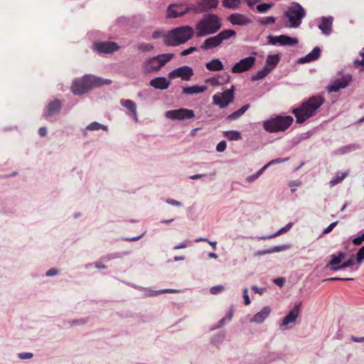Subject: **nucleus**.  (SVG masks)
Instances as JSON below:
<instances>
[{
	"label": "nucleus",
	"mask_w": 364,
	"mask_h": 364,
	"mask_svg": "<svg viewBox=\"0 0 364 364\" xmlns=\"http://www.w3.org/2000/svg\"><path fill=\"white\" fill-rule=\"evenodd\" d=\"M324 102V97L320 95L310 97L304 100L298 107L291 111L296 118V122L302 124L310 117L315 116Z\"/></svg>",
	"instance_id": "1"
},
{
	"label": "nucleus",
	"mask_w": 364,
	"mask_h": 364,
	"mask_svg": "<svg viewBox=\"0 0 364 364\" xmlns=\"http://www.w3.org/2000/svg\"><path fill=\"white\" fill-rule=\"evenodd\" d=\"M220 28L221 22L218 16L213 14H206L196 25V36L201 37L213 34Z\"/></svg>",
	"instance_id": "2"
},
{
	"label": "nucleus",
	"mask_w": 364,
	"mask_h": 364,
	"mask_svg": "<svg viewBox=\"0 0 364 364\" xmlns=\"http://www.w3.org/2000/svg\"><path fill=\"white\" fill-rule=\"evenodd\" d=\"M193 33V28L189 26L176 28L166 34L164 43L168 46H178L190 40Z\"/></svg>",
	"instance_id": "3"
},
{
	"label": "nucleus",
	"mask_w": 364,
	"mask_h": 364,
	"mask_svg": "<svg viewBox=\"0 0 364 364\" xmlns=\"http://www.w3.org/2000/svg\"><path fill=\"white\" fill-rule=\"evenodd\" d=\"M111 83L109 80H104L93 75H85L82 79L76 80L72 85V91L75 95H82L95 87Z\"/></svg>",
	"instance_id": "4"
},
{
	"label": "nucleus",
	"mask_w": 364,
	"mask_h": 364,
	"mask_svg": "<svg viewBox=\"0 0 364 364\" xmlns=\"http://www.w3.org/2000/svg\"><path fill=\"white\" fill-rule=\"evenodd\" d=\"M291 116L277 115L263 122L264 129L269 133H277L286 131L293 123Z\"/></svg>",
	"instance_id": "5"
},
{
	"label": "nucleus",
	"mask_w": 364,
	"mask_h": 364,
	"mask_svg": "<svg viewBox=\"0 0 364 364\" xmlns=\"http://www.w3.org/2000/svg\"><path fill=\"white\" fill-rule=\"evenodd\" d=\"M173 58V54L165 53L157 55L156 57L147 60L143 65L144 73H150L158 71L166 63L169 62Z\"/></svg>",
	"instance_id": "6"
},
{
	"label": "nucleus",
	"mask_w": 364,
	"mask_h": 364,
	"mask_svg": "<svg viewBox=\"0 0 364 364\" xmlns=\"http://www.w3.org/2000/svg\"><path fill=\"white\" fill-rule=\"evenodd\" d=\"M236 35V32L231 29L224 30L218 35L205 40L200 46L202 50H209L219 46L223 41L228 40Z\"/></svg>",
	"instance_id": "7"
},
{
	"label": "nucleus",
	"mask_w": 364,
	"mask_h": 364,
	"mask_svg": "<svg viewBox=\"0 0 364 364\" xmlns=\"http://www.w3.org/2000/svg\"><path fill=\"white\" fill-rule=\"evenodd\" d=\"M305 15V10L299 4H295L290 6L285 14V16L291 23V26L294 28H296L301 24V19Z\"/></svg>",
	"instance_id": "8"
},
{
	"label": "nucleus",
	"mask_w": 364,
	"mask_h": 364,
	"mask_svg": "<svg viewBox=\"0 0 364 364\" xmlns=\"http://www.w3.org/2000/svg\"><path fill=\"white\" fill-rule=\"evenodd\" d=\"M195 5H189L187 4H171L168 7L167 16L168 18H176L181 16L190 11H194Z\"/></svg>",
	"instance_id": "9"
},
{
	"label": "nucleus",
	"mask_w": 364,
	"mask_h": 364,
	"mask_svg": "<svg viewBox=\"0 0 364 364\" xmlns=\"http://www.w3.org/2000/svg\"><path fill=\"white\" fill-rule=\"evenodd\" d=\"M234 100V87L227 90L222 93L213 95V102L214 105H218L220 108L226 107Z\"/></svg>",
	"instance_id": "10"
},
{
	"label": "nucleus",
	"mask_w": 364,
	"mask_h": 364,
	"mask_svg": "<svg viewBox=\"0 0 364 364\" xmlns=\"http://www.w3.org/2000/svg\"><path fill=\"white\" fill-rule=\"evenodd\" d=\"M166 117L170 119H189L195 117L194 112L191 109L181 108L178 109L168 110L165 114Z\"/></svg>",
	"instance_id": "11"
},
{
	"label": "nucleus",
	"mask_w": 364,
	"mask_h": 364,
	"mask_svg": "<svg viewBox=\"0 0 364 364\" xmlns=\"http://www.w3.org/2000/svg\"><path fill=\"white\" fill-rule=\"evenodd\" d=\"M193 70L188 66H183L175 69L168 74V77L171 80L181 77L184 80H189L193 76Z\"/></svg>",
	"instance_id": "12"
},
{
	"label": "nucleus",
	"mask_w": 364,
	"mask_h": 364,
	"mask_svg": "<svg viewBox=\"0 0 364 364\" xmlns=\"http://www.w3.org/2000/svg\"><path fill=\"white\" fill-rule=\"evenodd\" d=\"M255 63V58L250 56L242 59L237 63L232 68L233 73H241L251 68Z\"/></svg>",
	"instance_id": "13"
},
{
	"label": "nucleus",
	"mask_w": 364,
	"mask_h": 364,
	"mask_svg": "<svg viewBox=\"0 0 364 364\" xmlns=\"http://www.w3.org/2000/svg\"><path fill=\"white\" fill-rule=\"evenodd\" d=\"M95 48L101 53H110L118 50L119 46L114 42L105 41L95 43Z\"/></svg>",
	"instance_id": "14"
},
{
	"label": "nucleus",
	"mask_w": 364,
	"mask_h": 364,
	"mask_svg": "<svg viewBox=\"0 0 364 364\" xmlns=\"http://www.w3.org/2000/svg\"><path fill=\"white\" fill-rule=\"evenodd\" d=\"M218 4V0H198L197 4L195 5L196 9H194V12L200 13L206 11L216 8Z\"/></svg>",
	"instance_id": "15"
},
{
	"label": "nucleus",
	"mask_w": 364,
	"mask_h": 364,
	"mask_svg": "<svg viewBox=\"0 0 364 364\" xmlns=\"http://www.w3.org/2000/svg\"><path fill=\"white\" fill-rule=\"evenodd\" d=\"M232 25L246 26L252 23L251 18L242 14H232L228 18Z\"/></svg>",
	"instance_id": "16"
},
{
	"label": "nucleus",
	"mask_w": 364,
	"mask_h": 364,
	"mask_svg": "<svg viewBox=\"0 0 364 364\" xmlns=\"http://www.w3.org/2000/svg\"><path fill=\"white\" fill-rule=\"evenodd\" d=\"M61 108V102L58 100L51 101L47 106L44 116L46 118H50L58 114Z\"/></svg>",
	"instance_id": "17"
},
{
	"label": "nucleus",
	"mask_w": 364,
	"mask_h": 364,
	"mask_svg": "<svg viewBox=\"0 0 364 364\" xmlns=\"http://www.w3.org/2000/svg\"><path fill=\"white\" fill-rule=\"evenodd\" d=\"M301 304L296 305L292 310L282 319L281 326H287L289 323L295 322L300 313Z\"/></svg>",
	"instance_id": "18"
},
{
	"label": "nucleus",
	"mask_w": 364,
	"mask_h": 364,
	"mask_svg": "<svg viewBox=\"0 0 364 364\" xmlns=\"http://www.w3.org/2000/svg\"><path fill=\"white\" fill-rule=\"evenodd\" d=\"M346 253L343 252H338L337 255H331V260L327 264V267H330L331 269L333 271H336L340 269L339 265L343 261V259L346 257Z\"/></svg>",
	"instance_id": "19"
},
{
	"label": "nucleus",
	"mask_w": 364,
	"mask_h": 364,
	"mask_svg": "<svg viewBox=\"0 0 364 364\" xmlns=\"http://www.w3.org/2000/svg\"><path fill=\"white\" fill-rule=\"evenodd\" d=\"M333 18L323 17L318 23V28L322 31L325 35H329L332 30Z\"/></svg>",
	"instance_id": "20"
},
{
	"label": "nucleus",
	"mask_w": 364,
	"mask_h": 364,
	"mask_svg": "<svg viewBox=\"0 0 364 364\" xmlns=\"http://www.w3.org/2000/svg\"><path fill=\"white\" fill-rule=\"evenodd\" d=\"M270 312L271 309L269 306H265L259 312L257 313L253 318L250 319V321L260 323L269 316Z\"/></svg>",
	"instance_id": "21"
},
{
	"label": "nucleus",
	"mask_w": 364,
	"mask_h": 364,
	"mask_svg": "<svg viewBox=\"0 0 364 364\" xmlns=\"http://www.w3.org/2000/svg\"><path fill=\"white\" fill-rule=\"evenodd\" d=\"M149 84L154 88L164 90L168 87L170 82L165 77H159L152 79Z\"/></svg>",
	"instance_id": "22"
},
{
	"label": "nucleus",
	"mask_w": 364,
	"mask_h": 364,
	"mask_svg": "<svg viewBox=\"0 0 364 364\" xmlns=\"http://www.w3.org/2000/svg\"><path fill=\"white\" fill-rule=\"evenodd\" d=\"M121 105L131 112L132 117L135 120L137 119L136 106L133 101L131 100H122Z\"/></svg>",
	"instance_id": "23"
},
{
	"label": "nucleus",
	"mask_w": 364,
	"mask_h": 364,
	"mask_svg": "<svg viewBox=\"0 0 364 364\" xmlns=\"http://www.w3.org/2000/svg\"><path fill=\"white\" fill-rule=\"evenodd\" d=\"M321 54V49L318 47H316L313 49V50L309 53L307 55H306L301 60L302 63H309L314 61L318 58Z\"/></svg>",
	"instance_id": "24"
},
{
	"label": "nucleus",
	"mask_w": 364,
	"mask_h": 364,
	"mask_svg": "<svg viewBox=\"0 0 364 364\" xmlns=\"http://www.w3.org/2000/svg\"><path fill=\"white\" fill-rule=\"evenodd\" d=\"M205 67L210 71H220L223 70V65L218 59L212 60L206 63Z\"/></svg>",
	"instance_id": "25"
},
{
	"label": "nucleus",
	"mask_w": 364,
	"mask_h": 364,
	"mask_svg": "<svg viewBox=\"0 0 364 364\" xmlns=\"http://www.w3.org/2000/svg\"><path fill=\"white\" fill-rule=\"evenodd\" d=\"M207 90L205 86L194 85L191 87H184L183 90V93L187 95H193L196 93H201Z\"/></svg>",
	"instance_id": "26"
},
{
	"label": "nucleus",
	"mask_w": 364,
	"mask_h": 364,
	"mask_svg": "<svg viewBox=\"0 0 364 364\" xmlns=\"http://www.w3.org/2000/svg\"><path fill=\"white\" fill-rule=\"evenodd\" d=\"M279 61V57L278 55H269L267 58L264 68H268L270 73L271 70L278 64Z\"/></svg>",
	"instance_id": "27"
},
{
	"label": "nucleus",
	"mask_w": 364,
	"mask_h": 364,
	"mask_svg": "<svg viewBox=\"0 0 364 364\" xmlns=\"http://www.w3.org/2000/svg\"><path fill=\"white\" fill-rule=\"evenodd\" d=\"M279 44L282 46H294L297 44L298 40L296 38L289 37L284 35H281L279 36Z\"/></svg>",
	"instance_id": "28"
},
{
	"label": "nucleus",
	"mask_w": 364,
	"mask_h": 364,
	"mask_svg": "<svg viewBox=\"0 0 364 364\" xmlns=\"http://www.w3.org/2000/svg\"><path fill=\"white\" fill-rule=\"evenodd\" d=\"M286 247L284 246H275L271 249H267L264 250H259L255 253V256H262L267 254H271L273 252H280L284 250Z\"/></svg>",
	"instance_id": "29"
},
{
	"label": "nucleus",
	"mask_w": 364,
	"mask_h": 364,
	"mask_svg": "<svg viewBox=\"0 0 364 364\" xmlns=\"http://www.w3.org/2000/svg\"><path fill=\"white\" fill-rule=\"evenodd\" d=\"M249 107H250L249 105H245L242 106L238 110H237V111L234 112L233 113L230 114V115H228V119L229 120H235V119L239 118L247 110Z\"/></svg>",
	"instance_id": "30"
},
{
	"label": "nucleus",
	"mask_w": 364,
	"mask_h": 364,
	"mask_svg": "<svg viewBox=\"0 0 364 364\" xmlns=\"http://www.w3.org/2000/svg\"><path fill=\"white\" fill-rule=\"evenodd\" d=\"M348 173H342V172H338V173H336V174L333 176V178L330 181V186L331 187L337 185L338 183L342 182L343 181V179L347 176Z\"/></svg>",
	"instance_id": "31"
},
{
	"label": "nucleus",
	"mask_w": 364,
	"mask_h": 364,
	"mask_svg": "<svg viewBox=\"0 0 364 364\" xmlns=\"http://www.w3.org/2000/svg\"><path fill=\"white\" fill-rule=\"evenodd\" d=\"M223 136L230 141H237L241 139V134L237 131L224 132Z\"/></svg>",
	"instance_id": "32"
},
{
	"label": "nucleus",
	"mask_w": 364,
	"mask_h": 364,
	"mask_svg": "<svg viewBox=\"0 0 364 364\" xmlns=\"http://www.w3.org/2000/svg\"><path fill=\"white\" fill-rule=\"evenodd\" d=\"M346 85H347V82L346 81L338 80V81L335 82L331 86H329L328 90L330 92H337L341 88H343V87H346Z\"/></svg>",
	"instance_id": "33"
},
{
	"label": "nucleus",
	"mask_w": 364,
	"mask_h": 364,
	"mask_svg": "<svg viewBox=\"0 0 364 364\" xmlns=\"http://www.w3.org/2000/svg\"><path fill=\"white\" fill-rule=\"evenodd\" d=\"M269 73V69L268 68H264L262 70H259L255 75L252 76V81H257L264 78Z\"/></svg>",
	"instance_id": "34"
},
{
	"label": "nucleus",
	"mask_w": 364,
	"mask_h": 364,
	"mask_svg": "<svg viewBox=\"0 0 364 364\" xmlns=\"http://www.w3.org/2000/svg\"><path fill=\"white\" fill-rule=\"evenodd\" d=\"M240 0H223V4L225 7L230 9H236L238 7Z\"/></svg>",
	"instance_id": "35"
},
{
	"label": "nucleus",
	"mask_w": 364,
	"mask_h": 364,
	"mask_svg": "<svg viewBox=\"0 0 364 364\" xmlns=\"http://www.w3.org/2000/svg\"><path fill=\"white\" fill-rule=\"evenodd\" d=\"M291 226H292V224L289 223L285 227L280 229L276 234H274L273 235L268 236V237H262V239H272V238H274V237L279 236L282 234H284V233L287 232V231H289L291 229Z\"/></svg>",
	"instance_id": "36"
},
{
	"label": "nucleus",
	"mask_w": 364,
	"mask_h": 364,
	"mask_svg": "<svg viewBox=\"0 0 364 364\" xmlns=\"http://www.w3.org/2000/svg\"><path fill=\"white\" fill-rule=\"evenodd\" d=\"M276 21V18L273 16H266L258 19V23L261 25L273 24Z\"/></svg>",
	"instance_id": "37"
},
{
	"label": "nucleus",
	"mask_w": 364,
	"mask_h": 364,
	"mask_svg": "<svg viewBox=\"0 0 364 364\" xmlns=\"http://www.w3.org/2000/svg\"><path fill=\"white\" fill-rule=\"evenodd\" d=\"M100 129H102L103 130H107V127L105 125H102L96 122L91 123L86 128L87 130H90V131L99 130Z\"/></svg>",
	"instance_id": "38"
},
{
	"label": "nucleus",
	"mask_w": 364,
	"mask_h": 364,
	"mask_svg": "<svg viewBox=\"0 0 364 364\" xmlns=\"http://www.w3.org/2000/svg\"><path fill=\"white\" fill-rule=\"evenodd\" d=\"M275 162V161H272L271 162H269V164H267L266 166H264L263 168H262L257 173H256L254 175H252L250 176H249L247 178V181L249 182H252L254 181L255 179H257L264 171V170L270 164H274Z\"/></svg>",
	"instance_id": "39"
},
{
	"label": "nucleus",
	"mask_w": 364,
	"mask_h": 364,
	"mask_svg": "<svg viewBox=\"0 0 364 364\" xmlns=\"http://www.w3.org/2000/svg\"><path fill=\"white\" fill-rule=\"evenodd\" d=\"M273 6V4L263 3L257 6V10L259 13H264Z\"/></svg>",
	"instance_id": "40"
},
{
	"label": "nucleus",
	"mask_w": 364,
	"mask_h": 364,
	"mask_svg": "<svg viewBox=\"0 0 364 364\" xmlns=\"http://www.w3.org/2000/svg\"><path fill=\"white\" fill-rule=\"evenodd\" d=\"M224 289H225V287L223 285H218V286L213 287L212 288H210V292L212 294H218L223 292L224 291Z\"/></svg>",
	"instance_id": "41"
},
{
	"label": "nucleus",
	"mask_w": 364,
	"mask_h": 364,
	"mask_svg": "<svg viewBox=\"0 0 364 364\" xmlns=\"http://www.w3.org/2000/svg\"><path fill=\"white\" fill-rule=\"evenodd\" d=\"M360 56L362 57V60H356L354 62V63H355V67L358 68V67L361 66V70H364V49L363 50L362 52H360Z\"/></svg>",
	"instance_id": "42"
},
{
	"label": "nucleus",
	"mask_w": 364,
	"mask_h": 364,
	"mask_svg": "<svg viewBox=\"0 0 364 364\" xmlns=\"http://www.w3.org/2000/svg\"><path fill=\"white\" fill-rule=\"evenodd\" d=\"M354 260L353 259H350L346 262H344L341 265H339L340 269H345L348 267H352L353 265H354Z\"/></svg>",
	"instance_id": "43"
},
{
	"label": "nucleus",
	"mask_w": 364,
	"mask_h": 364,
	"mask_svg": "<svg viewBox=\"0 0 364 364\" xmlns=\"http://www.w3.org/2000/svg\"><path fill=\"white\" fill-rule=\"evenodd\" d=\"M363 242H364V233L362 234L361 236H358L352 240V242L355 245H360L363 243Z\"/></svg>",
	"instance_id": "44"
},
{
	"label": "nucleus",
	"mask_w": 364,
	"mask_h": 364,
	"mask_svg": "<svg viewBox=\"0 0 364 364\" xmlns=\"http://www.w3.org/2000/svg\"><path fill=\"white\" fill-rule=\"evenodd\" d=\"M364 259V246L362 247L357 253V261L361 262Z\"/></svg>",
	"instance_id": "45"
},
{
	"label": "nucleus",
	"mask_w": 364,
	"mask_h": 364,
	"mask_svg": "<svg viewBox=\"0 0 364 364\" xmlns=\"http://www.w3.org/2000/svg\"><path fill=\"white\" fill-rule=\"evenodd\" d=\"M197 49L196 47H190L188 49H186L184 50H183L181 53V56H185V55H188L189 54H191L192 53H193L194 51H196Z\"/></svg>",
	"instance_id": "46"
},
{
	"label": "nucleus",
	"mask_w": 364,
	"mask_h": 364,
	"mask_svg": "<svg viewBox=\"0 0 364 364\" xmlns=\"http://www.w3.org/2000/svg\"><path fill=\"white\" fill-rule=\"evenodd\" d=\"M226 142L225 141H220L216 146V150L219 152H222L226 149Z\"/></svg>",
	"instance_id": "47"
},
{
	"label": "nucleus",
	"mask_w": 364,
	"mask_h": 364,
	"mask_svg": "<svg viewBox=\"0 0 364 364\" xmlns=\"http://www.w3.org/2000/svg\"><path fill=\"white\" fill-rule=\"evenodd\" d=\"M337 224H338V222L332 223L328 228H326L323 230V234L326 235V234L331 232L333 230V228L337 225Z\"/></svg>",
	"instance_id": "48"
},
{
	"label": "nucleus",
	"mask_w": 364,
	"mask_h": 364,
	"mask_svg": "<svg viewBox=\"0 0 364 364\" xmlns=\"http://www.w3.org/2000/svg\"><path fill=\"white\" fill-rule=\"evenodd\" d=\"M247 289H245L244 291H243V297H244V300H245V304L247 306V305H249L250 304V299L249 298V296L247 294Z\"/></svg>",
	"instance_id": "49"
},
{
	"label": "nucleus",
	"mask_w": 364,
	"mask_h": 364,
	"mask_svg": "<svg viewBox=\"0 0 364 364\" xmlns=\"http://www.w3.org/2000/svg\"><path fill=\"white\" fill-rule=\"evenodd\" d=\"M165 36L166 35H164L162 31H154L153 33L152 38L154 39H157V38H159L161 37H164V38Z\"/></svg>",
	"instance_id": "50"
},
{
	"label": "nucleus",
	"mask_w": 364,
	"mask_h": 364,
	"mask_svg": "<svg viewBox=\"0 0 364 364\" xmlns=\"http://www.w3.org/2000/svg\"><path fill=\"white\" fill-rule=\"evenodd\" d=\"M269 43L272 44V45H275L276 43H279V36H276V37H274V36H269Z\"/></svg>",
	"instance_id": "51"
},
{
	"label": "nucleus",
	"mask_w": 364,
	"mask_h": 364,
	"mask_svg": "<svg viewBox=\"0 0 364 364\" xmlns=\"http://www.w3.org/2000/svg\"><path fill=\"white\" fill-rule=\"evenodd\" d=\"M19 357L22 359H28L33 357V354L31 353H20Z\"/></svg>",
	"instance_id": "52"
},
{
	"label": "nucleus",
	"mask_w": 364,
	"mask_h": 364,
	"mask_svg": "<svg viewBox=\"0 0 364 364\" xmlns=\"http://www.w3.org/2000/svg\"><path fill=\"white\" fill-rule=\"evenodd\" d=\"M339 280L348 281V280H353V279L331 277V278H328V279H326L325 281H339Z\"/></svg>",
	"instance_id": "53"
},
{
	"label": "nucleus",
	"mask_w": 364,
	"mask_h": 364,
	"mask_svg": "<svg viewBox=\"0 0 364 364\" xmlns=\"http://www.w3.org/2000/svg\"><path fill=\"white\" fill-rule=\"evenodd\" d=\"M188 243H189V242H183L182 243H180L179 245L176 246L174 247V249L177 250V249L186 248L188 246Z\"/></svg>",
	"instance_id": "54"
},
{
	"label": "nucleus",
	"mask_w": 364,
	"mask_h": 364,
	"mask_svg": "<svg viewBox=\"0 0 364 364\" xmlns=\"http://www.w3.org/2000/svg\"><path fill=\"white\" fill-rule=\"evenodd\" d=\"M47 133V129L45 127H41L38 130V134L41 136H45Z\"/></svg>",
	"instance_id": "55"
},
{
	"label": "nucleus",
	"mask_w": 364,
	"mask_h": 364,
	"mask_svg": "<svg viewBox=\"0 0 364 364\" xmlns=\"http://www.w3.org/2000/svg\"><path fill=\"white\" fill-rule=\"evenodd\" d=\"M57 272H58L57 269L52 268L46 272V275L47 276H53V275H55L57 274Z\"/></svg>",
	"instance_id": "56"
},
{
	"label": "nucleus",
	"mask_w": 364,
	"mask_h": 364,
	"mask_svg": "<svg viewBox=\"0 0 364 364\" xmlns=\"http://www.w3.org/2000/svg\"><path fill=\"white\" fill-rule=\"evenodd\" d=\"M140 48H142L143 50H149L153 48V46L150 44H143L140 46Z\"/></svg>",
	"instance_id": "57"
},
{
	"label": "nucleus",
	"mask_w": 364,
	"mask_h": 364,
	"mask_svg": "<svg viewBox=\"0 0 364 364\" xmlns=\"http://www.w3.org/2000/svg\"><path fill=\"white\" fill-rule=\"evenodd\" d=\"M168 203L173 205H177V206H179L181 205V203L179 202V201H177L176 200H173V199H170V200H168Z\"/></svg>",
	"instance_id": "58"
},
{
	"label": "nucleus",
	"mask_w": 364,
	"mask_h": 364,
	"mask_svg": "<svg viewBox=\"0 0 364 364\" xmlns=\"http://www.w3.org/2000/svg\"><path fill=\"white\" fill-rule=\"evenodd\" d=\"M259 1H260V0H247V5L250 7H252V6H254L255 4L258 3Z\"/></svg>",
	"instance_id": "59"
},
{
	"label": "nucleus",
	"mask_w": 364,
	"mask_h": 364,
	"mask_svg": "<svg viewBox=\"0 0 364 364\" xmlns=\"http://www.w3.org/2000/svg\"><path fill=\"white\" fill-rule=\"evenodd\" d=\"M207 82H210L212 85H215L218 84V80L214 77L207 80Z\"/></svg>",
	"instance_id": "60"
},
{
	"label": "nucleus",
	"mask_w": 364,
	"mask_h": 364,
	"mask_svg": "<svg viewBox=\"0 0 364 364\" xmlns=\"http://www.w3.org/2000/svg\"><path fill=\"white\" fill-rule=\"evenodd\" d=\"M352 341H353L354 342H363L364 337L358 338V337L353 336Z\"/></svg>",
	"instance_id": "61"
},
{
	"label": "nucleus",
	"mask_w": 364,
	"mask_h": 364,
	"mask_svg": "<svg viewBox=\"0 0 364 364\" xmlns=\"http://www.w3.org/2000/svg\"><path fill=\"white\" fill-rule=\"evenodd\" d=\"M205 175H203V174H197V175L190 176V178L195 180V179L200 178L203 177Z\"/></svg>",
	"instance_id": "62"
},
{
	"label": "nucleus",
	"mask_w": 364,
	"mask_h": 364,
	"mask_svg": "<svg viewBox=\"0 0 364 364\" xmlns=\"http://www.w3.org/2000/svg\"><path fill=\"white\" fill-rule=\"evenodd\" d=\"M208 257H211V258L216 259V258H218V255L214 253V252H210V253L208 254Z\"/></svg>",
	"instance_id": "63"
},
{
	"label": "nucleus",
	"mask_w": 364,
	"mask_h": 364,
	"mask_svg": "<svg viewBox=\"0 0 364 364\" xmlns=\"http://www.w3.org/2000/svg\"><path fill=\"white\" fill-rule=\"evenodd\" d=\"M274 282L278 285H282V284H283L282 279H277Z\"/></svg>",
	"instance_id": "64"
}]
</instances>
